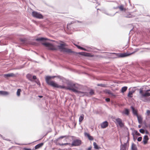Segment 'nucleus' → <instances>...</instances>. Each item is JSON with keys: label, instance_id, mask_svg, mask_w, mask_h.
<instances>
[{"label": "nucleus", "instance_id": "nucleus-1", "mask_svg": "<svg viewBox=\"0 0 150 150\" xmlns=\"http://www.w3.org/2000/svg\"><path fill=\"white\" fill-rule=\"evenodd\" d=\"M51 79V76H47L45 79L46 81L47 84L54 87L69 90L72 91L75 93H79V92L78 90V87L77 84L71 83L68 84V86L66 87L64 86L59 85L54 81L50 80Z\"/></svg>", "mask_w": 150, "mask_h": 150}, {"label": "nucleus", "instance_id": "nucleus-2", "mask_svg": "<svg viewBox=\"0 0 150 150\" xmlns=\"http://www.w3.org/2000/svg\"><path fill=\"white\" fill-rule=\"evenodd\" d=\"M65 44L61 43L57 46V47L60 51L62 52L67 53L72 52V51L71 50L68 49L65 47Z\"/></svg>", "mask_w": 150, "mask_h": 150}, {"label": "nucleus", "instance_id": "nucleus-3", "mask_svg": "<svg viewBox=\"0 0 150 150\" xmlns=\"http://www.w3.org/2000/svg\"><path fill=\"white\" fill-rule=\"evenodd\" d=\"M149 91H150V89H148L144 93V92L143 88H140L139 89V93L142 97H145L150 96V93L149 92Z\"/></svg>", "mask_w": 150, "mask_h": 150}, {"label": "nucleus", "instance_id": "nucleus-4", "mask_svg": "<svg viewBox=\"0 0 150 150\" xmlns=\"http://www.w3.org/2000/svg\"><path fill=\"white\" fill-rule=\"evenodd\" d=\"M42 44L46 47H47L49 50H57L55 47L51 43L48 42H43Z\"/></svg>", "mask_w": 150, "mask_h": 150}, {"label": "nucleus", "instance_id": "nucleus-5", "mask_svg": "<svg viewBox=\"0 0 150 150\" xmlns=\"http://www.w3.org/2000/svg\"><path fill=\"white\" fill-rule=\"evenodd\" d=\"M32 15L33 17L37 18L39 19L43 18V16L41 14L35 11L32 12Z\"/></svg>", "mask_w": 150, "mask_h": 150}, {"label": "nucleus", "instance_id": "nucleus-6", "mask_svg": "<svg viewBox=\"0 0 150 150\" xmlns=\"http://www.w3.org/2000/svg\"><path fill=\"white\" fill-rule=\"evenodd\" d=\"M115 122L116 124H118L121 127H123L124 126V123H123L122 120L119 118H117L115 119Z\"/></svg>", "mask_w": 150, "mask_h": 150}, {"label": "nucleus", "instance_id": "nucleus-7", "mask_svg": "<svg viewBox=\"0 0 150 150\" xmlns=\"http://www.w3.org/2000/svg\"><path fill=\"white\" fill-rule=\"evenodd\" d=\"M66 136H62L60 137H59L56 140V141H57V142L56 143V144L57 145H59L60 146H63V145H70L71 144L70 143H62V144H60L57 143V141H59L60 139H62L64 137H66Z\"/></svg>", "mask_w": 150, "mask_h": 150}, {"label": "nucleus", "instance_id": "nucleus-8", "mask_svg": "<svg viewBox=\"0 0 150 150\" xmlns=\"http://www.w3.org/2000/svg\"><path fill=\"white\" fill-rule=\"evenodd\" d=\"M81 141L79 140L76 139L74 140L71 144L72 146H78L81 144Z\"/></svg>", "mask_w": 150, "mask_h": 150}, {"label": "nucleus", "instance_id": "nucleus-9", "mask_svg": "<svg viewBox=\"0 0 150 150\" xmlns=\"http://www.w3.org/2000/svg\"><path fill=\"white\" fill-rule=\"evenodd\" d=\"M134 52H132L131 53L128 54L127 53H119L118 54V57H126L128 56H129L130 55H131L132 54H133Z\"/></svg>", "mask_w": 150, "mask_h": 150}, {"label": "nucleus", "instance_id": "nucleus-10", "mask_svg": "<svg viewBox=\"0 0 150 150\" xmlns=\"http://www.w3.org/2000/svg\"><path fill=\"white\" fill-rule=\"evenodd\" d=\"M108 122L105 121L101 124L100 126L102 128H105L108 126Z\"/></svg>", "mask_w": 150, "mask_h": 150}, {"label": "nucleus", "instance_id": "nucleus-11", "mask_svg": "<svg viewBox=\"0 0 150 150\" xmlns=\"http://www.w3.org/2000/svg\"><path fill=\"white\" fill-rule=\"evenodd\" d=\"M84 135L86 137H87L88 139L90 140H93V137L91 136L90 134L88 133L85 132L84 133Z\"/></svg>", "mask_w": 150, "mask_h": 150}, {"label": "nucleus", "instance_id": "nucleus-12", "mask_svg": "<svg viewBox=\"0 0 150 150\" xmlns=\"http://www.w3.org/2000/svg\"><path fill=\"white\" fill-rule=\"evenodd\" d=\"M131 108L132 109L133 114L137 116V115H138L137 113V110L135 109L132 106H131Z\"/></svg>", "mask_w": 150, "mask_h": 150}, {"label": "nucleus", "instance_id": "nucleus-13", "mask_svg": "<svg viewBox=\"0 0 150 150\" xmlns=\"http://www.w3.org/2000/svg\"><path fill=\"white\" fill-rule=\"evenodd\" d=\"M149 139L148 136L147 135H145L144 136L143 142L144 144H146L147 143V141Z\"/></svg>", "mask_w": 150, "mask_h": 150}, {"label": "nucleus", "instance_id": "nucleus-14", "mask_svg": "<svg viewBox=\"0 0 150 150\" xmlns=\"http://www.w3.org/2000/svg\"><path fill=\"white\" fill-rule=\"evenodd\" d=\"M139 123L141 124L142 122L143 118L141 115H137V116Z\"/></svg>", "mask_w": 150, "mask_h": 150}, {"label": "nucleus", "instance_id": "nucleus-15", "mask_svg": "<svg viewBox=\"0 0 150 150\" xmlns=\"http://www.w3.org/2000/svg\"><path fill=\"white\" fill-rule=\"evenodd\" d=\"M43 143H41L37 145L35 147V149H36L41 147L43 145Z\"/></svg>", "mask_w": 150, "mask_h": 150}, {"label": "nucleus", "instance_id": "nucleus-16", "mask_svg": "<svg viewBox=\"0 0 150 150\" xmlns=\"http://www.w3.org/2000/svg\"><path fill=\"white\" fill-rule=\"evenodd\" d=\"M84 115L82 114L79 117V121L80 123H81L84 119Z\"/></svg>", "mask_w": 150, "mask_h": 150}, {"label": "nucleus", "instance_id": "nucleus-17", "mask_svg": "<svg viewBox=\"0 0 150 150\" xmlns=\"http://www.w3.org/2000/svg\"><path fill=\"white\" fill-rule=\"evenodd\" d=\"M8 93L6 91H0V94L3 95H8Z\"/></svg>", "mask_w": 150, "mask_h": 150}, {"label": "nucleus", "instance_id": "nucleus-18", "mask_svg": "<svg viewBox=\"0 0 150 150\" xmlns=\"http://www.w3.org/2000/svg\"><path fill=\"white\" fill-rule=\"evenodd\" d=\"M4 76L6 77H13L15 76V75L13 73H10L8 74H5L4 75Z\"/></svg>", "mask_w": 150, "mask_h": 150}, {"label": "nucleus", "instance_id": "nucleus-19", "mask_svg": "<svg viewBox=\"0 0 150 150\" xmlns=\"http://www.w3.org/2000/svg\"><path fill=\"white\" fill-rule=\"evenodd\" d=\"M131 149L132 150H137L136 145L134 143L132 144Z\"/></svg>", "mask_w": 150, "mask_h": 150}, {"label": "nucleus", "instance_id": "nucleus-20", "mask_svg": "<svg viewBox=\"0 0 150 150\" xmlns=\"http://www.w3.org/2000/svg\"><path fill=\"white\" fill-rule=\"evenodd\" d=\"M119 9L121 11H126V9L125 8L124 6L122 5H121L118 7Z\"/></svg>", "mask_w": 150, "mask_h": 150}, {"label": "nucleus", "instance_id": "nucleus-21", "mask_svg": "<svg viewBox=\"0 0 150 150\" xmlns=\"http://www.w3.org/2000/svg\"><path fill=\"white\" fill-rule=\"evenodd\" d=\"M126 144L125 143L124 144L122 145L121 146V150H126Z\"/></svg>", "mask_w": 150, "mask_h": 150}, {"label": "nucleus", "instance_id": "nucleus-22", "mask_svg": "<svg viewBox=\"0 0 150 150\" xmlns=\"http://www.w3.org/2000/svg\"><path fill=\"white\" fill-rule=\"evenodd\" d=\"M27 78L30 81H32V75L30 74H28L27 75Z\"/></svg>", "mask_w": 150, "mask_h": 150}, {"label": "nucleus", "instance_id": "nucleus-23", "mask_svg": "<svg viewBox=\"0 0 150 150\" xmlns=\"http://www.w3.org/2000/svg\"><path fill=\"white\" fill-rule=\"evenodd\" d=\"M127 89V87L126 86H124L122 88L121 91V92L122 93L126 91Z\"/></svg>", "mask_w": 150, "mask_h": 150}, {"label": "nucleus", "instance_id": "nucleus-24", "mask_svg": "<svg viewBox=\"0 0 150 150\" xmlns=\"http://www.w3.org/2000/svg\"><path fill=\"white\" fill-rule=\"evenodd\" d=\"M123 113L127 115H128L129 113V112L128 109H125Z\"/></svg>", "mask_w": 150, "mask_h": 150}, {"label": "nucleus", "instance_id": "nucleus-25", "mask_svg": "<svg viewBox=\"0 0 150 150\" xmlns=\"http://www.w3.org/2000/svg\"><path fill=\"white\" fill-rule=\"evenodd\" d=\"M47 39L46 38H37L36 39V40L38 41H43L44 40H46Z\"/></svg>", "mask_w": 150, "mask_h": 150}, {"label": "nucleus", "instance_id": "nucleus-26", "mask_svg": "<svg viewBox=\"0 0 150 150\" xmlns=\"http://www.w3.org/2000/svg\"><path fill=\"white\" fill-rule=\"evenodd\" d=\"M133 92L131 91H129L128 94V96L129 97L132 98V95L133 94Z\"/></svg>", "mask_w": 150, "mask_h": 150}, {"label": "nucleus", "instance_id": "nucleus-27", "mask_svg": "<svg viewBox=\"0 0 150 150\" xmlns=\"http://www.w3.org/2000/svg\"><path fill=\"white\" fill-rule=\"evenodd\" d=\"M21 90L20 89H18L17 92V95L18 96H20Z\"/></svg>", "mask_w": 150, "mask_h": 150}, {"label": "nucleus", "instance_id": "nucleus-28", "mask_svg": "<svg viewBox=\"0 0 150 150\" xmlns=\"http://www.w3.org/2000/svg\"><path fill=\"white\" fill-rule=\"evenodd\" d=\"M93 145L94 148H95L96 149H98L99 148L98 147L96 142H93Z\"/></svg>", "mask_w": 150, "mask_h": 150}, {"label": "nucleus", "instance_id": "nucleus-29", "mask_svg": "<svg viewBox=\"0 0 150 150\" xmlns=\"http://www.w3.org/2000/svg\"><path fill=\"white\" fill-rule=\"evenodd\" d=\"M134 132L136 135L137 136H140V134L137 132V130H134Z\"/></svg>", "mask_w": 150, "mask_h": 150}, {"label": "nucleus", "instance_id": "nucleus-30", "mask_svg": "<svg viewBox=\"0 0 150 150\" xmlns=\"http://www.w3.org/2000/svg\"><path fill=\"white\" fill-rule=\"evenodd\" d=\"M77 47H78V48L79 49H81L82 50H86V49H85L84 48L82 47L79 46L77 45Z\"/></svg>", "mask_w": 150, "mask_h": 150}, {"label": "nucleus", "instance_id": "nucleus-31", "mask_svg": "<svg viewBox=\"0 0 150 150\" xmlns=\"http://www.w3.org/2000/svg\"><path fill=\"white\" fill-rule=\"evenodd\" d=\"M139 132L142 133H144V130L143 129H140L139 130Z\"/></svg>", "mask_w": 150, "mask_h": 150}, {"label": "nucleus", "instance_id": "nucleus-32", "mask_svg": "<svg viewBox=\"0 0 150 150\" xmlns=\"http://www.w3.org/2000/svg\"><path fill=\"white\" fill-rule=\"evenodd\" d=\"M89 93L91 94V95H93V94H94V91L92 90H91L90 92H89Z\"/></svg>", "mask_w": 150, "mask_h": 150}, {"label": "nucleus", "instance_id": "nucleus-33", "mask_svg": "<svg viewBox=\"0 0 150 150\" xmlns=\"http://www.w3.org/2000/svg\"><path fill=\"white\" fill-rule=\"evenodd\" d=\"M142 137H139L137 139V141L139 142H140L142 141Z\"/></svg>", "mask_w": 150, "mask_h": 150}, {"label": "nucleus", "instance_id": "nucleus-34", "mask_svg": "<svg viewBox=\"0 0 150 150\" xmlns=\"http://www.w3.org/2000/svg\"><path fill=\"white\" fill-rule=\"evenodd\" d=\"M105 100L107 102H110V99L108 98H106Z\"/></svg>", "mask_w": 150, "mask_h": 150}, {"label": "nucleus", "instance_id": "nucleus-35", "mask_svg": "<svg viewBox=\"0 0 150 150\" xmlns=\"http://www.w3.org/2000/svg\"><path fill=\"white\" fill-rule=\"evenodd\" d=\"M107 93L109 94H111V95H113V94L112 93H111V92L110 91H108L107 92Z\"/></svg>", "mask_w": 150, "mask_h": 150}, {"label": "nucleus", "instance_id": "nucleus-36", "mask_svg": "<svg viewBox=\"0 0 150 150\" xmlns=\"http://www.w3.org/2000/svg\"><path fill=\"white\" fill-rule=\"evenodd\" d=\"M145 101L146 102H149L150 101V99L149 98H147L145 99Z\"/></svg>", "mask_w": 150, "mask_h": 150}, {"label": "nucleus", "instance_id": "nucleus-37", "mask_svg": "<svg viewBox=\"0 0 150 150\" xmlns=\"http://www.w3.org/2000/svg\"><path fill=\"white\" fill-rule=\"evenodd\" d=\"M148 115H149L150 114V110H147L146 111Z\"/></svg>", "mask_w": 150, "mask_h": 150}, {"label": "nucleus", "instance_id": "nucleus-38", "mask_svg": "<svg viewBox=\"0 0 150 150\" xmlns=\"http://www.w3.org/2000/svg\"><path fill=\"white\" fill-rule=\"evenodd\" d=\"M37 79L36 77L35 76H33L32 77V79Z\"/></svg>", "mask_w": 150, "mask_h": 150}, {"label": "nucleus", "instance_id": "nucleus-39", "mask_svg": "<svg viewBox=\"0 0 150 150\" xmlns=\"http://www.w3.org/2000/svg\"><path fill=\"white\" fill-rule=\"evenodd\" d=\"M24 150H32L31 149H28L26 148H24L23 149Z\"/></svg>", "mask_w": 150, "mask_h": 150}, {"label": "nucleus", "instance_id": "nucleus-40", "mask_svg": "<svg viewBox=\"0 0 150 150\" xmlns=\"http://www.w3.org/2000/svg\"><path fill=\"white\" fill-rule=\"evenodd\" d=\"M127 18H131L132 17V16L131 15H129L128 16H127L126 17Z\"/></svg>", "mask_w": 150, "mask_h": 150}, {"label": "nucleus", "instance_id": "nucleus-41", "mask_svg": "<svg viewBox=\"0 0 150 150\" xmlns=\"http://www.w3.org/2000/svg\"><path fill=\"white\" fill-rule=\"evenodd\" d=\"M102 84H98V86H102Z\"/></svg>", "mask_w": 150, "mask_h": 150}, {"label": "nucleus", "instance_id": "nucleus-42", "mask_svg": "<svg viewBox=\"0 0 150 150\" xmlns=\"http://www.w3.org/2000/svg\"><path fill=\"white\" fill-rule=\"evenodd\" d=\"M88 54V53H86L85 54H82V55H85V56H87V55H87V54Z\"/></svg>", "mask_w": 150, "mask_h": 150}, {"label": "nucleus", "instance_id": "nucleus-43", "mask_svg": "<svg viewBox=\"0 0 150 150\" xmlns=\"http://www.w3.org/2000/svg\"><path fill=\"white\" fill-rule=\"evenodd\" d=\"M38 97L40 98H42L43 97V96H39Z\"/></svg>", "mask_w": 150, "mask_h": 150}, {"label": "nucleus", "instance_id": "nucleus-44", "mask_svg": "<svg viewBox=\"0 0 150 150\" xmlns=\"http://www.w3.org/2000/svg\"><path fill=\"white\" fill-rule=\"evenodd\" d=\"M141 127V125H138V127L139 128H140Z\"/></svg>", "mask_w": 150, "mask_h": 150}, {"label": "nucleus", "instance_id": "nucleus-45", "mask_svg": "<svg viewBox=\"0 0 150 150\" xmlns=\"http://www.w3.org/2000/svg\"><path fill=\"white\" fill-rule=\"evenodd\" d=\"M132 134L133 135V137H134V134L133 133Z\"/></svg>", "mask_w": 150, "mask_h": 150}, {"label": "nucleus", "instance_id": "nucleus-46", "mask_svg": "<svg viewBox=\"0 0 150 150\" xmlns=\"http://www.w3.org/2000/svg\"><path fill=\"white\" fill-rule=\"evenodd\" d=\"M37 83L38 84H39V82H37Z\"/></svg>", "mask_w": 150, "mask_h": 150}, {"label": "nucleus", "instance_id": "nucleus-47", "mask_svg": "<svg viewBox=\"0 0 150 150\" xmlns=\"http://www.w3.org/2000/svg\"><path fill=\"white\" fill-rule=\"evenodd\" d=\"M82 53H83V54H85V53L84 52H82Z\"/></svg>", "mask_w": 150, "mask_h": 150}]
</instances>
